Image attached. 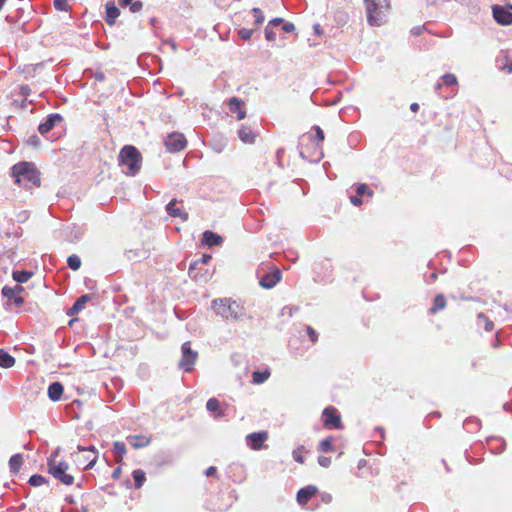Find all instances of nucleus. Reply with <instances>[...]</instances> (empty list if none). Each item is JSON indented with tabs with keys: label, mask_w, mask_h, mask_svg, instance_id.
<instances>
[{
	"label": "nucleus",
	"mask_w": 512,
	"mask_h": 512,
	"mask_svg": "<svg viewBox=\"0 0 512 512\" xmlns=\"http://www.w3.org/2000/svg\"><path fill=\"white\" fill-rule=\"evenodd\" d=\"M11 176L15 179L16 184L23 185L26 189L36 188L41 184L39 172L33 163L15 164L11 168Z\"/></svg>",
	"instance_id": "1"
},
{
	"label": "nucleus",
	"mask_w": 512,
	"mask_h": 512,
	"mask_svg": "<svg viewBox=\"0 0 512 512\" xmlns=\"http://www.w3.org/2000/svg\"><path fill=\"white\" fill-rule=\"evenodd\" d=\"M212 307L217 315L227 320L237 321L245 315L244 307L229 298L214 300Z\"/></svg>",
	"instance_id": "2"
},
{
	"label": "nucleus",
	"mask_w": 512,
	"mask_h": 512,
	"mask_svg": "<svg viewBox=\"0 0 512 512\" xmlns=\"http://www.w3.org/2000/svg\"><path fill=\"white\" fill-rule=\"evenodd\" d=\"M141 161L142 156L134 146L126 145L119 153V163L126 168L127 175H136L141 168Z\"/></svg>",
	"instance_id": "3"
},
{
	"label": "nucleus",
	"mask_w": 512,
	"mask_h": 512,
	"mask_svg": "<svg viewBox=\"0 0 512 512\" xmlns=\"http://www.w3.org/2000/svg\"><path fill=\"white\" fill-rule=\"evenodd\" d=\"M367 20L371 26H380L385 22L390 8V0H365Z\"/></svg>",
	"instance_id": "4"
},
{
	"label": "nucleus",
	"mask_w": 512,
	"mask_h": 512,
	"mask_svg": "<svg viewBox=\"0 0 512 512\" xmlns=\"http://www.w3.org/2000/svg\"><path fill=\"white\" fill-rule=\"evenodd\" d=\"M57 456L58 452L55 451L48 458V472L64 485H72L74 482V477L67 473L69 464L65 461H57Z\"/></svg>",
	"instance_id": "5"
},
{
	"label": "nucleus",
	"mask_w": 512,
	"mask_h": 512,
	"mask_svg": "<svg viewBox=\"0 0 512 512\" xmlns=\"http://www.w3.org/2000/svg\"><path fill=\"white\" fill-rule=\"evenodd\" d=\"M197 359L198 352L191 348V342H184L181 346V359L178 362V368L190 373L193 371Z\"/></svg>",
	"instance_id": "6"
},
{
	"label": "nucleus",
	"mask_w": 512,
	"mask_h": 512,
	"mask_svg": "<svg viewBox=\"0 0 512 512\" xmlns=\"http://www.w3.org/2000/svg\"><path fill=\"white\" fill-rule=\"evenodd\" d=\"M313 129L316 132V139H317V142L315 143V151H314L313 155H306L303 148L300 149L299 154L303 159H309L310 161L318 162L323 157L322 146L320 143L324 140L325 136H324L323 130L319 126H313Z\"/></svg>",
	"instance_id": "7"
},
{
	"label": "nucleus",
	"mask_w": 512,
	"mask_h": 512,
	"mask_svg": "<svg viewBox=\"0 0 512 512\" xmlns=\"http://www.w3.org/2000/svg\"><path fill=\"white\" fill-rule=\"evenodd\" d=\"M187 145L185 136L179 132L169 134L165 140V146L170 152H179Z\"/></svg>",
	"instance_id": "8"
},
{
	"label": "nucleus",
	"mask_w": 512,
	"mask_h": 512,
	"mask_svg": "<svg viewBox=\"0 0 512 512\" xmlns=\"http://www.w3.org/2000/svg\"><path fill=\"white\" fill-rule=\"evenodd\" d=\"M323 419L324 425L327 428L340 429L342 427L340 415L338 414L337 409L332 406L324 409Z\"/></svg>",
	"instance_id": "9"
},
{
	"label": "nucleus",
	"mask_w": 512,
	"mask_h": 512,
	"mask_svg": "<svg viewBox=\"0 0 512 512\" xmlns=\"http://www.w3.org/2000/svg\"><path fill=\"white\" fill-rule=\"evenodd\" d=\"M268 439V432L259 431L248 434L246 436V444L252 450H260L263 448L264 442Z\"/></svg>",
	"instance_id": "10"
},
{
	"label": "nucleus",
	"mask_w": 512,
	"mask_h": 512,
	"mask_svg": "<svg viewBox=\"0 0 512 512\" xmlns=\"http://www.w3.org/2000/svg\"><path fill=\"white\" fill-rule=\"evenodd\" d=\"M493 17L500 25L512 24V12L505 7L495 5L492 9Z\"/></svg>",
	"instance_id": "11"
},
{
	"label": "nucleus",
	"mask_w": 512,
	"mask_h": 512,
	"mask_svg": "<svg viewBox=\"0 0 512 512\" xmlns=\"http://www.w3.org/2000/svg\"><path fill=\"white\" fill-rule=\"evenodd\" d=\"M24 291V288L19 284L14 287L4 286L2 288V295L10 300H14L17 306H21L24 303V299L20 294Z\"/></svg>",
	"instance_id": "12"
},
{
	"label": "nucleus",
	"mask_w": 512,
	"mask_h": 512,
	"mask_svg": "<svg viewBox=\"0 0 512 512\" xmlns=\"http://www.w3.org/2000/svg\"><path fill=\"white\" fill-rule=\"evenodd\" d=\"M212 259V256L211 255H208V254H205L203 255L200 259L192 262L189 266V270H188V274L189 276L195 280V281H203V282H206L207 281V277H202V276H199L197 273H195V270L198 269L199 266L201 265H206L210 262V260Z\"/></svg>",
	"instance_id": "13"
},
{
	"label": "nucleus",
	"mask_w": 512,
	"mask_h": 512,
	"mask_svg": "<svg viewBox=\"0 0 512 512\" xmlns=\"http://www.w3.org/2000/svg\"><path fill=\"white\" fill-rule=\"evenodd\" d=\"M63 117L58 113H53L47 116L46 120L38 127V131L44 135L52 130L55 126L62 123Z\"/></svg>",
	"instance_id": "14"
},
{
	"label": "nucleus",
	"mask_w": 512,
	"mask_h": 512,
	"mask_svg": "<svg viewBox=\"0 0 512 512\" xmlns=\"http://www.w3.org/2000/svg\"><path fill=\"white\" fill-rule=\"evenodd\" d=\"M281 280V272L276 269L271 273L265 274L260 278L259 284L265 289L273 288Z\"/></svg>",
	"instance_id": "15"
},
{
	"label": "nucleus",
	"mask_w": 512,
	"mask_h": 512,
	"mask_svg": "<svg viewBox=\"0 0 512 512\" xmlns=\"http://www.w3.org/2000/svg\"><path fill=\"white\" fill-rule=\"evenodd\" d=\"M244 102L236 97H232L229 99L228 106L231 113L237 114V119L242 120L246 116V112L243 109Z\"/></svg>",
	"instance_id": "16"
},
{
	"label": "nucleus",
	"mask_w": 512,
	"mask_h": 512,
	"mask_svg": "<svg viewBox=\"0 0 512 512\" xmlns=\"http://www.w3.org/2000/svg\"><path fill=\"white\" fill-rule=\"evenodd\" d=\"M316 493L317 488L315 486H306L298 491L297 501L300 505H305Z\"/></svg>",
	"instance_id": "17"
},
{
	"label": "nucleus",
	"mask_w": 512,
	"mask_h": 512,
	"mask_svg": "<svg viewBox=\"0 0 512 512\" xmlns=\"http://www.w3.org/2000/svg\"><path fill=\"white\" fill-rule=\"evenodd\" d=\"M105 8H106L105 21L108 25L112 26L115 24L116 18L120 15V10L115 5L114 2H107L105 5Z\"/></svg>",
	"instance_id": "18"
},
{
	"label": "nucleus",
	"mask_w": 512,
	"mask_h": 512,
	"mask_svg": "<svg viewBox=\"0 0 512 512\" xmlns=\"http://www.w3.org/2000/svg\"><path fill=\"white\" fill-rule=\"evenodd\" d=\"M238 136L242 142L252 144L255 142L257 133L250 126L243 125L238 131Z\"/></svg>",
	"instance_id": "19"
},
{
	"label": "nucleus",
	"mask_w": 512,
	"mask_h": 512,
	"mask_svg": "<svg viewBox=\"0 0 512 512\" xmlns=\"http://www.w3.org/2000/svg\"><path fill=\"white\" fill-rule=\"evenodd\" d=\"M496 63L499 70L509 74L512 73V57L507 52H502L496 59Z\"/></svg>",
	"instance_id": "20"
},
{
	"label": "nucleus",
	"mask_w": 512,
	"mask_h": 512,
	"mask_svg": "<svg viewBox=\"0 0 512 512\" xmlns=\"http://www.w3.org/2000/svg\"><path fill=\"white\" fill-rule=\"evenodd\" d=\"M178 203V201L176 199H172L166 206V211L167 213L172 216V217H179L181 218L183 221H187L188 220V213L187 212H184L182 211L180 208H177L176 207V204Z\"/></svg>",
	"instance_id": "21"
},
{
	"label": "nucleus",
	"mask_w": 512,
	"mask_h": 512,
	"mask_svg": "<svg viewBox=\"0 0 512 512\" xmlns=\"http://www.w3.org/2000/svg\"><path fill=\"white\" fill-rule=\"evenodd\" d=\"M91 299V296L90 295H82L81 297H79L75 303L73 304V306L68 310L67 314L69 316H73V315H76L78 314L80 311H82L85 307V304L90 301Z\"/></svg>",
	"instance_id": "22"
},
{
	"label": "nucleus",
	"mask_w": 512,
	"mask_h": 512,
	"mask_svg": "<svg viewBox=\"0 0 512 512\" xmlns=\"http://www.w3.org/2000/svg\"><path fill=\"white\" fill-rule=\"evenodd\" d=\"M63 391H64V388L60 382H53L48 387V397L52 401H58V400H60V398L63 394Z\"/></svg>",
	"instance_id": "23"
},
{
	"label": "nucleus",
	"mask_w": 512,
	"mask_h": 512,
	"mask_svg": "<svg viewBox=\"0 0 512 512\" xmlns=\"http://www.w3.org/2000/svg\"><path fill=\"white\" fill-rule=\"evenodd\" d=\"M202 241L204 244L208 245L209 247L217 246L222 243V237L212 231H205L203 233Z\"/></svg>",
	"instance_id": "24"
},
{
	"label": "nucleus",
	"mask_w": 512,
	"mask_h": 512,
	"mask_svg": "<svg viewBox=\"0 0 512 512\" xmlns=\"http://www.w3.org/2000/svg\"><path fill=\"white\" fill-rule=\"evenodd\" d=\"M128 441L135 449L145 447L150 443L149 438H146L144 436H138V435L128 437Z\"/></svg>",
	"instance_id": "25"
},
{
	"label": "nucleus",
	"mask_w": 512,
	"mask_h": 512,
	"mask_svg": "<svg viewBox=\"0 0 512 512\" xmlns=\"http://www.w3.org/2000/svg\"><path fill=\"white\" fill-rule=\"evenodd\" d=\"M14 364L15 358L3 349H0V367L11 368Z\"/></svg>",
	"instance_id": "26"
},
{
	"label": "nucleus",
	"mask_w": 512,
	"mask_h": 512,
	"mask_svg": "<svg viewBox=\"0 0 512 512\" xmlns=\"http://www.w3.org/2000/svg\"><path fill=\"white\" fill-rule=\"evenodd\" d=\"M445 307H446V299H445L444 295L438 294L434 298L433 306L429 309V312L431 314H435L438 311L444 309Z\"/></svg>",
	"instance_id": "27"
},
{
	"label": "nucleus",
	"mask_w": 512,
	"mask_h": 512,
	"mask_svg": "<svg viewBox=\"0 0 512 512\" xmlns=\"http://www.w3.org/2000/svg\"><path fill=\"white\" fill-rule=\"evenodd\" d=\"M22 464H23V456L19 453L13 455L9 460L10 470L14 474L19 472Z\"/></svg>",
	"instance_id": "28"
},
{
	"label": "nucleus",
	"mask_w": 512,
	"mask_h": 512,
	"mask_svg": "<svg viewBox=\"0 0 512 512\" xmlns=\"http://www.w3.org/2000/svg\"><path fill=\"white\" fill-rule=\"evenodd\" d=\"M33 273L30 271L22 270V271H13L12 277L13 279L19 284V283H25L27 282L31 277Z\"/></svg>",
	"instance_id": "29"
},
{
	"label": "nucleus",
	"mask_w": 512,
	"mask_h": 512,
	"mask_svg": "<svg viewBox=\"0 0 512 512\" xmlns=\"http://www.w3.org/2000/svg\"><path fill=\"white\" fill-rule=\"evenodd\" d=\"M477 324L478 326L484 327L486 331H491L494 328V323L483 313H479L477 316Z\"/></svg>",
	"instance_id": "30"
},
{
	"label": "nucleus",
	"mask_w": 512,
	"mask_h": 512,
	"mask_svg": "<svg viewBox=\"0 0 512 512\" xmlns=\"http://www.w3.org/2000/svg\"><path fill=\"white\" fill-rule=\"evenodd\" d=\"M132 476L135 482V487L137 489L141 488L146 480L145 472L141 469H136L133 471Z\"/></svg>",
	"instance_id": "31"
},
{
	"label": "nucleus",
	"mask_w": 512,
	"mask_h": 512,
	"mask_svg": "<svg viewBox=\"0 0 512 512\" xmlns=\"http://www.w3.org/2000/svg\"><path fill=\"white\" fill-rule=\"evenodd\" d=\"M113 451L116 455V461L118 462L126 454V446L123 442L116 441L113 445Z\"/></svg>",
	"instance_id": "32"
},
{
	"label": "nucleus",
	"mask_w": 512,
	"mask_h": 512,
	"mask_svg": "<svg viewBox=\"0 0 512 512\" xmlns=\"http://www.w3.org/2000/svg\"><path fill=\"white\" fill-rule=\"evenodd\" d=\"M67 265L70 269L76 271L81 267V259L78 255H70L67 259Z\"/></svg>",
	"instance_id": "33"
},
{
	"label": "nucleus",
	"mask_w": 512,
	"mask_h": 512,
	"mask_svg": "<svg viewBox=\"0 0 512 512\" xmlns=\"http://www.w3.org/2000/svg\"><path fill=\"white\" fill-rule=\"evenodd\" d=\"M269 376H270V372H268V371H263V372L256 371V372H253V374H252L253 382L255 384L264 383L269 378Z\"/></svg>",
	"instance_id": "34"
},
{
	"label": "nucleus",
	"mask_w": 512,
	"mask_h": 512,
	"mask_svg": "<svg viewBox=\"0 0 512 512\" xmlns=\"http://www.w3.org/2000/svg\"><path fill=\"white\" fill-rule=\"evenodd\" d=\"M333 450L332 447V438L328 437L322 440L318 446V451L322 453H327Z\"/></svg>",
	"instance_id": "35"
},
{
	"label": "nucleus",
	"mask_w": 512,
	"mask_h": 512,
	"mask_svg": "<svg viewBox=\"0 0 512 512\" xmlns=\"http://www.w3.org/2000/svg\"><path fill=\"white\" fill-rule=\"evenodd\" d=\"M28 483L31 486L38 487L46 483V478L39 474H34L29 478Z\"/></svg>",
	"instance_id": "36"
},
{
	"label": "nucleus",
	"mask_w": 512,
	"mask_h": 512,
	"mask_svg": "<svg viewBox=\"0 0 512 512\" xmlns=\"http://www.w3.org/2000/svg\"><path fill=\"white\" fill-rule=\"evenodd\" d=\"M356 193H357V195H360V196L368 195L369 197H371L373 195V191L366 184H359L356 187Z\"/></svg>",
	"instance_id": "37"
},
{
	"label": "nucleus",
	"mask_w": 512,
	"mask_h": 512,
	"mask_svg": "<svg viewBox=\"0 0 512 512\" xmlns=\"http://www.w3.org/2000/svg\"><path fill=\"white\" fill-rule=\"evenodd\" d=\"M443 84L446 86H452L457 84V78L454 74L447 73L442 76Z\"/></svg>",
	"instance_id": "38"
},
{
	"label": "nucleus",
	"mask_w": 512,
	"mask_h": 512,
	"mask_svg": "<svg viewBox=\"0 0 512 512\" xmlns=\"http://www.w3.org/2000/svg\"><path fill=\"white\" fill-rule=\"evenodd\" d=\"M220 403L216 398H210L206 403V408L210 412H215L219 409Z\"/></svg>",
	"instance_id": "39"
},
{
	"label": "nucleus",
	"mask_w": 512,
	"mask_h": 512,
	"mask_svg": "<svg viewBox=\"0 0 512 512\" xmlns=\"http://www.w3.org/2000/svg\"><path fill=\"white\" fill-rule=\"evenodd\" d=\"M253 33V29L241 28L238 30V36L243 40H249Z\"/></svg>",
	"instance_id": "40"
},
{
	"label": "nucleus",
	"mask_w": 512,
	"mask_h": 512,
	"mask_svg": "<svg viewBox=\"0 0 512 512\" xmlns=\"http://www.w3.org/2000/svg\"><path fill=\"white\" fill-rule=\"evenodd\" d=\"M54 7L58 11H68L70 8L67 0H54Z\"/></svg>",
	"instance_id": "41"
},
{
	"label": "nucleus",
	"mask_w": 512,
	"mask_h": 512,
	"mask_svg": "<svg viewBox=\"0 0 512 512\" xmlns=\"http://www.w3.org/2000/svg\"><path fill=\"white\" fill-rule=\"evenodd\" d=\"M252 13L254 14L255 17V24L259 25L264 22L265 18L263 12L259 8H253Z\"/></svg>",
	"instance_id": "42"
},
{
	"label": "nucleus",
	"mask_w": 512,
	"mask_h": 512,
	"mask_svg": "<svg viewBox=\"0 0 512 512\" xmlns=\"http://www.w3.org/2000/svg\"><path fill=\"white\" fill-rule=\"evenodd\" d=\"M265 38L269 42H274L276 40V33L273 28L268 25L265 28Z\"/></svg>",
	"instance_id": "43"
},
{
	"label": "nucleus",
	"mask_w": 512,
	"mask_h": 512,
	"mask_svg": "<svg viewBox=\"0 0 512 512\" xmlns=\"http://www.w3.org/2000/svg\"><path fill=\"white\" fill-rule=\"evenodd\" d=\"M86 451H91L95 454L94 457L85 466V469H91V468H93V466L95 465V463L97 461V451L94 446H90V447L86 448Z\"/></svg>",
	"instance_id": "44"
},
{
	"label": "nucleus",
	"mask_w": 512,
	"mask_h": 512,
	"mask_svg": "<svg viewBox=\"0 0 512 512\" xmlns=\"http://www.w3.org/2000/svg\"><path fill=\"white\" fill-rule=\"evenodd\" d=\"M298 310L296 307L285 306L282 308L280 315L292 317L293 312Z\"/></svg>",
	"instance_id": "45"
},
{
	"label": "nucleus",
	"mask_w": 512,
	"mask_h": 512,
	"mask_svg": "<svg viewBox=\"0 0 512 512\" xmlns=\"http://www.w3.org/2000/svg\"><path fill=\"white\" fill-rule=\"evenodd\" d=\"M306 331H307V334L309 335L311 341L313 343H315L318 340L317 332L311 326H307Z\"/></svg>",
	"instance_id": "46"
},
{
	"label": "nucleus",
	"mask_w": 512,
	"mask_h": 512,
	"mask_svg": "<svg viewBox=\"0 0 512 512\" xmlns=\"http://www.w3.org/2000/svg\"><path fill=\"white\" fill-rule=\"evenodd\" d=\"M318 463L324 468H328L331 464V459L325 456L318 457Z\"/></svg>",
	"instance_id": "47"
},
{
	"label": "nucleus",
	"mask_w": 512,
	"mask_h": 512,
	"mask_svg": "<svg viewBox=\"0 0 512 512\" xmlns=\"http://www.w3.org/2000/svg\"><path fill=\"white\" fill-rule=\"evenodd\" d=\"M27 142L32 147H38L40 144V138L37 135H32L28 138Z\"/></svg>",
	"instance_id": "48"
},
{
	"label": "nucleus",
	"mask_w": 512,
	"mask_h": 512,
	"mask_svg": "<svg viewBox=\"0 0 512 512\" xmlns=\"http://www.w3.org/2000/svg\"><path fill=\"white\" fill-rule=\"evenodd\" d=\"M281 29L285 33H291L295 30V25L291 22H285V23L283 22Z\"/></svg>",
	"instance_id": "49"
},
{
	"label": "nucleus",
	"mask_w": 512,
	"mask_h": 512,
	"mask_svg": "<svg viewBox=\"0 0 512 512\" xmlns=\"http://www.w3.org/2000/svg\"><path fill=\"white\" fill-rule=\"evenodd\" d=\"M143 7V3L141 1H134L130 6V10L133 13L139 12Z\"/></svg>",
	"instance_id": "50"
},
{
	"label": "nucleus",
	"mask_w": 512,
	"mask_h": 512,
	"mask_svg": "<svg viewBox=\"0 0 512 512\" xmlns=\"http://www.w3.org/2000/svg\"><path fill=\"white\" fill-rule=\"evenodd\" d=\"M361 196L360 195H353L350 197V202L354 205V206H360L362 204V200L360 198Z\"/></svg>",
	"instance_id": "51"
},
{
	"label": "nucleus",
	"mask_w": 512,
	"mask_h": 512,
	"mask_svg": "<svg viewBox=\"0 0 512 512\" xmlns=\"http://www.w3.org/2000/svg\"><path fill=\"white\" fill-rule=\"evenodd\" d=\"M284 20L282 18H275V19H272L269 23H268V26L270 27H276V26H279L280 24H283Z\"/></svg>",
	"instance_id": "52"
},
{
	"label": "nucleus",
	"mask_w": 512,
	"mask_h": 512,
	"mask_svg": "<svg viewBox=\"0 0 512 512\" xmlns=\"http://www.w3.org/2000/svg\"><path fill=\"white\" fill-rule=\"evenodd\" d=\"M216 472H217L216 467H214V466H210V467H208V468L206 469V471H205V475H206L207 477L214 476V475L216 474Z\"/></svg>",
	"instance_id": "53"
},
{
	"label": "nucleus",
	"mask_w": 512,
	"mask_h": 512,
	"mask_svg": "<svg viewBox=\"0 0 512 512\" xmlns=\"http://www.w3.org/2000/svg\"><path fill=\"white\" fill-rule=\"evenodd\" d=\"M121 475V468L120 467H117L113 473H112V478L117 480Z\"/></svg>",
	"instance_id": "54"
},
{
	"label": "nucleus",
	"mask_w": 512,
	"mask_h": 512,
	"mask_svg": "<svg viewBox=\"0 0 512 512\" xmlns=\"http://www.w3.org/2000/svg\"><path fill=\"white\" fill-rule=\"evenodd\" d=\"M293 457H294L295 461H297L299 463H303L304 462V458L301 455H299L297 453V451H293Z\"/></svg>",
	"instance_id": "55"
},
{
	"label": "nucleus",
	"mask_w": 512,
	"mask_h": 512,
	"mask_svg": "<svg viewBox=\"0 0 512 512\" xmlns=\"http://www.w3.org/2000/svg\"><path fill=\"white\" fill-rule=\"evenodd\" d=\"M202 268L201 266L198 267L197 270H195V273H197L199 276H202V277H207V270H205L204 272H201Z\"/></svg>",
	"instance_id": "56"
},
{
	"label": "nucleus",
	"mask_w": 512,
	"mask_h": 512,
	"mask_svg": "<svg viewBox=\"0 0 512 512\" xmlns=\"http://www.w3.org/2000/svg\"><path fill=\"white\" fill-rule=\"evenodd\" d=\"M134 0H121L120 5L122 6H131Z\"/></svg>",
	"instance_id": "57"
},
{
	"label": "nucleus",
	"mask_w": 512,
	"mask_h": 512,
	"mask_svg": "<svg viewBox=\"0 0 512 512\" xmlns=\"http://www.w3.org/2000/svg\"><path fill=\"white\" fill-rule=\"evenodd\" d=\"M410 110H411L412 112H417V111L419 110V105H418L417 103H412V104L410 105Z\"/></svg>",
	"instance_id": "58"
},
{
	"label": "nucleus",
	"mask_w": 512,
	"mask_h": 512,
	"mask_svg": "<svg viewBox=\"0 0 512 512\" xmlns=\"http://www.w3.org/2000/svg\"><path fill=\"white\" fill-rule=\"evenodd\" d=\"M313 29H314L315 33H317V34L321 33V26H320V24H315L313 26Z\"/></svg>",
	"instance_id": "59"
},
{
	"label": "nucleus",
	"mask_w": 512,
	"mask_h": 512,
	"mask_svg": "<svg viewBox=\"0 0 512 512\" xmlns=\"http://www.w3.org/2000/svg\"><path fill=\"white\" fill-rule=\"evenodd\" d=\"M412 33L415 35H419L421 33V27H415L412 29Z\"/></svg>",
	"instance_id": "60"
},
{
	"label": "nucleus",
	"mask_w": 512,
	"mask_h": 512,
	"mask_svg": "<svg viewBox=\"0 0 512 512\" xmlns=\"http://www.w3.org/2000/svg\"><path fill=\"white\" fill-rule=\"evenodd\" d=\"M442 88V84L441 83H437L435 86H434V90L436 93L439 92V90Z\"/></svg>",
	"instance_id": "61"
},
{
	"label": "nucleus",
	"mask_w": 512,
	"mask_h": 512,
	"mask_svg": "<svg viewBox=\"0 0 512 512\" xmlns=\"http://www.w3.org/2000/svg\"><path fill=\"white\" fill-rule=\"evenodd\" d=\"M104 75L102 73L96 75V79L103 80Z\"/></svg>",
	"instance_id": "62"
},
{
	"label": "nucleus",
	"mask_w": 512,
	"mask_h": 512,
	"mask_svg": "<svg viewBox=\"0 0 512 512\" xmlns=\"http://www.w3.org/2000/svg\"><path fill=\"white\" fill-rule=\"evenodd\" d=\"M77 449H78V451H86V448H85V447H83V446H81V445H79V446L77 447Z\"/></svg>",
	"instance_id": "63"
},
{
	"label": "nucleus",
	"mask_w": 512,
	"mask_h": 512,
	"mask_svg": "<svg viewBox=\"0 0 512 512\" xmlns=\"http://www.w3.org/2000/svg\"><path fill=\"white\" fill-rule=\"evenodd\" d=\"M6 0H0V10L3 8Z\"/></svg>",
	"instance_id": "64"
}]
</instances>
